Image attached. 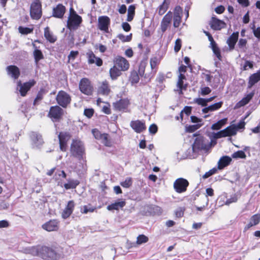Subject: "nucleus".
I'll return each instance as SVG.
<instances>
[{
    "mask_svg": "<svg viewBox=\"0 0 260 260\" xmlns=\"http://www.w3.org/2000/svg\"><path fill=\"white\" fill-rule=\"evenodd\" d=\"M238 201V197L237 195L234 194L230 198L228 199L225 202V204L226 205H229L230 204L232 203H235Z\"/></svg>",
    "mask_w": 260,
    "mask_h": 260,
    "instance_id": "57",
    "label": "nucleus"
},
{
    "mask_svg": "<svg viewBox=\"0 0 260 260\" xmlns=\"http://www.w3.org/2000/svg\"><path fill=\"white\" fill-rule=\"evenodd\" d=\"M225 133L227 134V136H231L235 135L237 133V128L235 125L228 126L223 129Z\"/></svg>",
    "mask_w": 260,
    "mask_h": 260,
    "instance_id": "40",
    "label": "nucleus"
},
{
    "mask_svg": "<svg viewBox=\"0 0 260 260\" xmlns=\"http://www.w3.org/2000/svg\"><path fill=\"white\" fill-rule=\"evenodd\" d=\"M87 56L89 64L95 63L98 67H101L103 65V60L101 58L96 57L92 51L87 53Z\"/></svg>",
    "mask_w": 260,
    "mask_h": 260,
    "instance_id": "23",
    "label": "nucleus"
},
{
    "mask_svg": "<svg viewBox=\"0 0 260 260\" xmlns=\"http://www.w3.org/2000/svg\"><path fill=\"white\" fill-rule=\"evenodd\" d=\"M148 241V238L144 235H140L137 238L136 243H131V247L136 246V245H141Z\"/></svg>",
    "mask_w": 260,
    "mask_h": 260,
    "instance_id": "37",
    "label": "nucleus"
},
{
    "mask_svg": "<svg viewBox=\"0 0 260 260\" xmlns=\"http://www.w3.org/2000/svg\"><path fill=\"white\" fill-rule=\"evenodd\" d=\"M212 49L213 50V53L216 56L218 59L219 60H221V55L220 53V50L219 48L218 47V46L214 47V48H212Z\"/></svg>",
    "mask_w": 260,
    "mask_h": 260,
    "instance_id": "59",
    "label": "nucleus"
},
{
    "mask_svg": "<svg viewBox=\"0 0 260 260\" xmlns=\"http://www.w3.org/2000/svg\"><path fill=\"white\" fill-rule=\"evenodd\" d=\"M82 22V18L80 15L68 18L67 27L70 30H76Z\"/></svg>",
    "mask_w": 260,
    "mask_h": 260,
    "instance_id": "15",
    "label": "nucleus"
},
{
    "mask_svg": "<svg viewBox=\"0 0 260 260\" xmlns=\"http://www.w3.org/2000/svg\"><path fill=\"white\" fill-rule=\"evenodd\" d=\"M72 135L69 132H61L58 135L59 149L62 152H66L68 148V143L71 139Z\"/></svg>",
    "mask_w": 260,
    "mask_h": 260,
    "instance_id": "9",
    "label": "nucleus"
},
{
    "mask_svg": "<svg viewBox=\"0 0 260 260\" xmlns=\"http://www.w3.org/2000/svg\"><path fill=\"white\" fill-rule=\"evenodd\" d=\"M201 93L202 95H206L211 92V89L208 87H202L201 88Z\"/></svg>",
    "mask_w": 260,
    "mask_h": 260,
    "instance_id": "63",
    "label": "nucleus"
},
{
    "mask_svg": "<svg viewBox=\"0 0 260 260\" xmlns=\"http://www.w3.org/2000/svg\"><path fill=\"white\" fill-rule=\"evenodd\" d=\"M202 125V124L197 123L194 125H189L186 126V131L188 133H193L198 129L200 128Z\"/></svg>",
    "mask_w": 260,
    "mask_h": 260,
    "instance_id": "44",
    "label": "nucleus"
},
{
    "mask_svg": "<svg viewBox=\"0 0 260 260\" xmlns=\"http://www.w3.org/2000/svg\"><path fill=\"white\" fill-rule=\"evenodd\" d=\"M160 59L157 57L155 56L150 58V63L151 68V72L149 74H145L144 76V79L146 80L145 82H143L142 80L140 84H145L147 82H150L151 79L154 77L156 73V69H155L159 63Z\"/></svg>",
    "mask_w": 260,
    "mask_h": 260,
    "instance_id": "10",
    "label": "nucleus"
},
{
    "mask_svg": "<svg viewBox=\"0 0 260 260\" xmlns=\"http://www.w3.org/2000/svg\"><path fill=\"white\" fill-rule=\"evenodd\" d=\"M254 94V92H251L249 94H247L246 96L244 97L240 101H239L237 105L239 107L244 106L247 104L252 99Z\"/></svg>",
    "mask_w": 260,
    "mask_h": 260,
    "instance_id": "34",
    "label": "nucleus"
},
{
    "mask_svg": "<svg viewBox=\"0 0 260 260\" xmlns=\"http://www.w3.org/2000/svg\"><path fill=\"white\" fill-rule=\"evenodd\" d=\"M102 142L106 146L110 147L111 146V142L109 139V135L107 134H103L102 139Z\"/></svg>",
    "mask_w": 260,
    "mask_h": 260,
    "instance_id": "46",
    "label": "nucleus"
},
{
    "mask_svg": "<svg viewBox=\"0 0 260 260\" xmlns=\"http://www.w3.org/2000/svg\"><path fill=\"white\" fill-rule=\"evenodd\" d=\"M64 115V110L60 106L55 105L51 106L48 113L47 116L53 122H59Z\"/></svg>",
    "mask_w": 260,
    "mask_h": 260,
    "instance_id": "5",
    "label": "nucleus"
},
{
    "mask_svg": "<svg viewBox=\"0 0 260 260\" xmlns=\"http://www.w3.org/2000/svg\"><path fill=\"white\" fill-rule=\"evenodd\" d=\"M146 210L150 215H159L161 213V209L155 205H149L146 207Z\"/></svg>",
    "mask_w": 260,
    "mask_h": 260,
    "instance_id": "30",
    "label": "nucleus"
},
{
    "mask_svg": "<svg viewBox=\"0 0 260 260\" xmlns=\"http://www.w3.org/2000/svg\"><path fill=\"white\" fill-rule=\"evenodd\" d=\"M36 84V81L34 79L29 80L27 82L22 83L21 81L17 82V89L21 96H25L28 91Z\"/></svg>",
    "mask_w": 260,
    "mask_h": 260,
    "instance_id": "7",
    "label": "nucleus"
},
{
    "mask_svg": "<svg viewBox=\"0 0 260 260\" xmlns=\"http://www.w3.org/2000/svg\"><path fill=\"white\" fill-rule=\"evenodd\" d=\"M145 66V63L142 62L139 65L138 72L137 71L131 72V83L132 84L139 82L140 76L144 77L145 75L144 74Z\"/></svg>",
    "mask_w": 260,
    "mask_h": 260,
    "instance_id": "14",
    "label": "nucleus"
},
{
    "mask_svg": "<svg viewBox=\"0 0 260 260\" xmlns=\"http://www.w3.org/2000/svg\"><path fill=\"white\" fill-rule=\"evenodd\" d=\"M122 71L116 67L115 64L109 70V74L111 78L113 80H116L121 74Z\"/></svg>",
    "mask_w": 260,
    "mask_h": 260,
    "instance_id": "31",
    "label": "nucleus"
},
{
    "mask_svg": "<svg viewBox=\"0 0 260 260\" xmlns=\"http://www.w3.org/2000/svg\"><path fill=\"white\" fill-rule=\"evenodd\" d=\"M117 38L119 39L122 43L130 41V35L124 36L123 34H120L117 35Z\"/></svg>",
    "mask_w": 260,
    "mask_h": 260,
    "instance_id": "50",
    "label": "nucleus"
},
{
    "mask_svg": "<svg viewBox=\"0 0 260 260\" xmlns=\"http://www.w3.org/2000/svg\"><path fill=\"white\" fill-rule=\"evenodd\" d=\"M181 20V16H174L173 25L175 27H178L180 25Z\"/></svg>",
    "mask_w": 260,
    "mask_h": 260,
    "instance_id": "53",
    "label": "nucleus"
},
{
    "mask_svg": "<svg viewBox=\"0 0 260 260\" xmlns=\"http://www.w3.org/2000/svg\"><path fill=\"white\" fill-rule=\"evenodd\" d=\"M222 104V102H219L209 106V107L210 108L211 112H212L219 109L220 108H221Z\"/></svg>",
    "mask_w": 260,
    "mask_h": 260,
    "instance_id": "49",
    "label": "nucleus"
},
{
    "mask_svg": "<svg viewBox=\"0 0 260 260\" xmlns=\"http://www.w3.org/2000/svg\"><path fill=\"white\" fill-rule=\"evenodd\" d=\"M79 183L80 182L78 180H69L68 183L64 184V187L66 189H74Z\"/></svg>",
    "mask_w": 260,
    "mask_h": 260,
    "instance_id": "38",
    "label": "nucleus"
},
{
    "mask_svg": "<svg viewBox=\"0 0 260 260\" xmlns=\"http://www.w3.org/2000/svg\"><path fill=\"white\" fill-rule=\"evenodd\" d=\"M181 40L180 39H178L176 40L175 45L174 47V51L176 52H178L181 49Z\"/></svg>",
    "mask_w": 260,
    "mask_h": 260,
    "instance_id": "60",
    "label": "nucleus"
},
{
    "mask_svg": "<svg viewBox=\"0 0 260 260\" xmlns=\"http://www.w3.org/2000/svg\"><path fill=\"white\" fill-rule=\"evenodd\" d=\"M247 40L245 39H240L239 40L238 45L240 49H246Z\"/></svg>",
    "mask_w": 260,
    "mask_h": 260,
    "instance_id": "55",
    "label": "nucleus"
},
{
    "mask_svg": "<svg viewBox=\"0 0 260 260\" xmlns=\"http://www.w3.org/2000/svg\"><path fill=\"white\" fill-rule=\"evenodd\" d=\"M239 37V32H233L228 39L226 43L229 47L230 51L233 50L235 48V46L238 41Z\"/></svg>",
    "mask_w": 260,
    "mask_h": 260,
    "instance_id": "25",
    "label": "nucleus"
},
{
    "mask_svg": "<svg viewBox=\"0 0 260 260\" xmlns=\"http://www.w3.org/2000/svg\"><path fill=\"white\" fill-rule=\"evenodd\" d=\"M125 205L124 201H121L111 204L107 206L108 210H118L120 208L123 207Z\"/></svg>",
    "mask_w": 260,
    "mask_h": 260,
    "instance_id": "36",
    "label": "nucleus"
},
{
    "mask_svg": "<svg viewBox=\"0 0 260 260\" xmlns=\"http://www.w3.org/2000/svg\"><path fill=\"white\" fill-rule=\"evenodd\" d=\"M71 155L79 160L83 159L85 148L83 142L78 139H73L70 146Z\"/></svg>",
    "mask_w": 260,
    "mask_h": 260,
    "instance_id": "2",
    "label": "nucleus"
},
{
    "mask_svg": "<svg viewBox=\"0 0 260 260\" xmlns=\"http://www.w3.org/2000/svg\"><path fill=\"white\" fill-rule=\"evenodd\" d=\"M114 64L122 71H126L129 68L128 61L124 57L117 56L113 60Z\"/></svg>",
    "mask_w": 260,
    "mask_h": 260,
    "instance_id": "16",
    "label": "nucleus"
},
{
    "mask_svg": "<svg viewBox=\"0 0 260 260\" xmlns=\"http://www.w3.org/2000/svg\"><path fill=\"white\" fill-rule=\"evenodd\" d=\"M94 114V110L92 108L85 109L84 111V114L88 118H90Z\"/></svg>",
    "mask_w": 260,
    "mask_h": 260,
    "instance_id": "54",
    "label": "nucleus"
},
{
    "mask_svg": "<svg viewBox=\"0 0 260 260\" xmlns=\"http://www.w3.org/2000/svg\"><path fill=\"white\" fill-rule=\"evenodd\" d=\"M232 161V158L228 156H223L221 157L218 161V168L222 169L225 167L228 166Z\"/></svg>",
    "mask_w": 260,
    "mask_h": 260,
    "instance_id": "33",
    "label": "nucleus"
},
{
    "mask_svg": "<svg viewBox=\"0 0 260 260\" xmlns=\"http://www.w3.org/2000/svg\"><path fill=\"white\" fill-rule=\"evenodd\" d=\"M6 71L8 75L10 76L14 80L17 79L20 75L19 69L15 65L8 66L6 68Z\"/></svg>",
    "mask_w": 260,
    "mask_h": 260,
    "instance_id": "22",
    "label": "nucleus"
},
{
    "mask_svg": "<svg viewBox=\"0 0 260 260\" xmlns=\"http://www.w3.org/2000/svg\"><path fill=\"white\" fill-rule=\"evenodd\" d=\"M55 100L58 106L62 108H66L70 105L72 98L68 93L61 90L58 92Z\"/></svg>",
    "mask_w": 260,
    "mask_h": 260,
    "instance_id": "6",
    "label": "nucleus"
},
{
    "mask_svg": "<svg viewBox=\"0 0 260 260\" xmlns=\"http://www.w3.org/2000/svg\"><path fill=\"white\" fill-rule=\"evenodd\" d=\"M66 12V8L62 4H58L55 7H54L52 10V16L61 19Z\"/></svg>",
    "mask_w": 260,
    "mask_h": 260,
    "instance_id": "18",
    "label": "nucleus"
},
{
    "mask_svg": "<svg viewBox=\"0 0 260 260\" xmlns=\"http://www.w3.org/2000/svg\"><path fill=\"white\" fill-rule=\"evenodd\" d=\"M79 88L80 91L87 95H91L93 92V87L90 81L86 78H83L80 81Z\"/></svg>",
    "mask_w": 260,
    "mask_h": 260,
    "instance_id": "8",
    "label": "nucleus"
},
{
    "mask_svg": "<svg viewBox=\"0 0 260 260\" xmlns=\"http://www.w3.org/2000/svg\"><path fill=\"white\" fill-rule=\"evenodd\" d=\"M170 3V0L164 1L162 4L158 7V11L159 15H162L167 11Z\"/></svg>",
    "mask_w": 260,
    "mask_h": 260,
    "instance_id": "35",
    "label": "nucleus"
},
{
    "mask_svg": "<svg viewBox=\"0 0 260 260\" xmlns=\"http://www.w3.org/2000/svg\"><path fill=\"white\" fill-rule=\"evenodd\" d=\"M131 127L137 133H140L146 128L145 122L140 120L132 121Z\"/></svg>",
    "mask_w": 260,
    "mask_h": 260,
    "instance_id": "24",
    "label": "nucleus"
},
{
    "mask_svg": "<svg viewBox=\"0 0 260 260\" xmlns=\"http://www.w3.org/2000/svg\"><path fill=\"white\" fill-rule=\"evenodd\" d=\"M44 35L46 40L50 43H54L57 40L56 36L53 35L48 26L44 28Z\"/></svg>",
    "mask_w": 260,
    "mask_h": 260,
    "instance_id": "26",
    "label": "nucleus"
},
{
    "mask_svg": "<svg viewBox=\"0 0 260 260\" xmlns=\"http://www.w3.org/2000/svg\"><path fill=\"white\" fill-rule=\"evenodd\" d=\"M182 13V9L180 6H177L175 8L174 16H180Z\"/></svg>",
    "mask_w": 260,
    "mask_h": 260,
    "instance_id": "64",
    "label": "nucleus"
},
{
    "mask_svg": "<svg viewBox=\"0 0 260 260\" xmlns=\"http://www.w3.org/2000/svg\"><path fill=\"white\" fill-rule=\"evenodd\" d=\"M227 137V134L225 133V131L221 130L217 133H213V137L215 139L221 138L222 137Z\"/></svg>",
    "mask_w": 260,
    "mask_h": 260,
    "instance_id": "47",
    "label": "nucleus"
},
{
    "mask_svg": "<svg viewBox=\"0 0 260 260\" xmlns=\"http://www.w3.org/2000/svg\"><path fill=\"white\" fill-rule=\"evenodd\" d=\"M189 185L188 181L183 178L177 179L174 182L173 186L175 190L179 193L186 191Z\"/></svg>",
    "mask_w": 260,
    "mask_h": 260,
    "instance_id": "11",
    "label": "nucleus"
},
{
    "mask_svg": "<svg viewBox=\"0 0 260 260\" xmlns=\"http://www.w3.org/2000/svg\"><path fill=\"white\" fill-rule=\"evenodd\" d=\"M217 170L216 168H214L210 170H209L208 172H206L203 176V178L204 179H207L211 175L214 174L216 172Z\"/></svg>",
    "mask_w": 260,
    "mask_h": 260,
    "instance_id": "56",
    "label": "nucleus"
},
{
    "mask_svg": "<svg viewBox=\"0 0 260 260\" xmlns=\"http://www.w3.org/2000/svg\"><path fill=\"white\" fill-rule=\"evenodd\" d=\"M226 118L222 119L218 121L217 122L213 124L211 126V128L213 130H218L226 123Z\"/></svg>",
    "mask_w": 260,
    "mask_h": 260,
    "instance_id": "39",
    "label": "nucleus"
},
{
    "mask_svg": "<svg viewBox=\"0 0 260 260\" xmlns=\"http://www.w3.org/2000/svg\"><path fill=\"white\" fill-rule=\"evenodd\" d=\"M79 54L78 51H71L68 55V58L69 60H74Z\"/></svg>",
    "mask_w": 260,
    "mask_h": 260,
    "instance_id": "62",
    "label": "nucleus"
},
{
    "mask_svg": "<svg viewBox=\"0 0 260 260\" xmlns=\"http://www.w3.org/2000/svg\"><path fill=\"white\" fill-rule=\"evenodd\" d=\"M177 86L179 88V93H182V90H186L187 87V84H183V80L178 79L177 83Z\"/></svg>",
    "mask_w": 260,
    "mask_h": 260,
    "instance_id": "43",
    "label": "nucleus"
},
{
    "mask_svg": "<svg viewBox=\"0 0 260 260\" xmlns=\"http://www.w3.org/2000/svg\"><path fill=\"white\" fill-rule=\"evenodd\" d=\"M31 141L36 144H41L43 143L42 135L36 132H32L30 134Z\"/></svg>",
    "mask_w": 260,
    "mask_h": 260,
    "instance_id": "32",
    "label": "nucleus"
},
{
    "mask_svg": "<svg viewBox=\"0 0 260 260\" xmlns=\"http://www.w3.org/2000/svg\"><path fill=\"white\" fill-rule=\"evenodd\" d=\"M43 14L42 3L40 0H34L30 6V16L34 20H39Z\"/></svg>",
    "mask_w": 260,
    "mask_h": 260,
    "instance_id": "4",
    "label": "nucleus"
},
{
    "mask_svg": "<svg viewBox=\"0 0 260 260\" xmlns=\"http://www.w3.org/2000/svg\"><path fill=\"white\" fill-rule=\"evenodd\" d=\"M110 23L111 20L109 17L107 16H100L98 18V28L104 32L108 33Z\"/></svg>",
    "mask_w": 260,
    "mask_h": 260,
    "instance_id": "13",
    "label": "nucleus"
},
{
    "mask_svg": "<svg viewBox=\"0 0 260 260\" xmlns=\"http://www.w3.org/2000/svg\"><path fill=\"white\" fill-rule=\"evenodd\" d=\"M55 247L46 246H38L37 248V255L44 260H58L60 254Z\"/></svg>",
    "mask_w": 260,
    "mask_h": 260,
    "instance_id": "1",
    "label": "nucleus"
},
{
    "mask_svg": "<svg viewBox=\"0 0 260 260\" xmlns=\"http://www.w3.org/2000/svg\"><path fill=\"white\" fill-rule=\"evenodd\" d=\"M172 19V14L170 12H168L163 18L162 21L169 24Z\"/></svg>",
    "mask_w": 260,
    "mask_h": 260,
    "instance_id": "61",
    "label": "nucleus"
},
{
    "mask_svg": "<svg viewBox=\"0 0 260 260\" xmlns=\"http://www.w3.org/2000/svg\"><path fill=\"white\" fill-rule=\"evenodd\" d=\"M232 157L233 158H245L246 157V155L244 152V151L242 150H238L234 153H233L232 155Z\"/></svg>",
    "mask_w": 260,
    "mask_h": 260,
    "instance_id": "45",
    "label": "nucleus"
},
{
    "mask_svg": "<svg viewBox=\"0 0 260 260\" xmlns=\"http://www.w3.org/2000/svg\"><path fill=\"white\" fill-rule=\"evenodd\" d=\"M32 46L34 48V50L33 51V56L34 57L35 61L36 63H38L39 61L44 58V55L42 51L38 49L35 44L32 43Z\"/></svg>",
    "mask_w": 260,
    "mask_h": 260,
    "instance_id": "27",
    "label": "nucleus"
},
{
    "mask_svg": "<svg viewBox=\"0 0 260 260\" xmlns=\"http://www.w3.org/2000/svg\"><path fill=\"white\" fill-rule=\"evenodd\" d=\"M60 222L58 219H50L42 225V228L49 232H57L59 229Z\"/></svg>",
    "mask_w": 260,
    "mask_h": 260,
    "instance_id": "12",
    "label": "nucleus"
},
{
    "mask_svg": "<svg viewBox=\"0 0 260 260\" xmlns=\"http://www.w3.org/2000/svg\"><path fill=\"white\" fill-rule=\"evenodd\" d=\"M158 130L157 126L155 124H152L149 127V132L150 134L154 135L155 134Z\"/></svg>",
    "mask_w": 260,
    "mask_h": 260,
    "instance_id": "58",
    "label": "nucleus"
},
{
    "mask_svg": "<svg viewBox=\"0 0 260 260\" xmlns=\"http://www.w3.org/2000/svg\"><path fill=\"white\" fill-rule=\"evenodd\" d=\"M260 221V214H255L252 215L250 219V222L248 224H247L244 229L245 230H247L252 227V226L256 225L259 223Z\"/></svg>",
    "mask_w": 260,
    "mask_h": 260,
    "instance_id": "28",
    "label": "nucleus"
},
{
    "mask_svg": "<svg viewBox=\"0 0 260 260\" xmlns=\"http://www.w3.org/2000/svg\"><path fill=\"white\" fill-rule=\"evenodd\" d=\"M211 27L215 30H221L226 27L225 23L215 17H212L210 22Z\"/></svg>",
    "mask_w": 260,
    "mask_h": 260,
    "instance_id": "21",
    "label": "nucleus"
},
{
    "mask_svg": "<svg viewBox=\"0 0 260 260\" xmlns=\"http://www.w3.org/2000/svg\"><path fill=\"white\" fill-rule=\"evenodd\" d=\"M194 137H197L192 144L193 152H198L200 150H207L209 148V142L208 140L203 136L197 134H193Z\"/></svg>",
    "mask_w": 260,
    "mask_h": 260,
    "instance_id": "3",
    "label": "nucleus"
},
{
    "mask_svg": "<svg viewBox=\"0 0 260 260\" xmlns=\"http://www.w3.org/2000/svg\"><path fill=\"white\" fill-rule=\"evenodd\" d=\"M92 134L96 139L101 140L102 139L103 134H101L100 131L97 128L92 129Z\"/></svg>",
    "mask_w": 260,
    "mask_h": 260,
    "instance_id": "48",
    "label": "nucleus"
},
{
    "mask_svg": "<svg viewBox=\"0 0 260 260\" xmlns=\"http://www.w3.org/2000/svg\"><path fill=\"white\" fill-rule=\"evenodd\" d=\"M194 102L199 105H201L203 107H206L207 106L205 99L203 98H196L194 99Z\"/></svg>",
    "mask_w": 260,
    "mask_h": 260,
    "instance_id": "51",
    "label": "nucleus"
},
{
    "mask_svg": "<svg viewBox=\"0 0 260 260\" xmlns=\"http://www.w3.org/2000/svg\"><path fill=\"white\" fill-rule=\"evenodd\" d=\"M111 92V88L108 81L105 80L100 83L98 88V93L103 95H108Z\"/></svg>",
    "mask_w": 260,
    "mask_h": 260,
    "instance_id": "19",
    "label": "nucleus"
},
{
    "mask_svg": "<svg viewBox=\"0 0 260 260\" xmlns=\"http://www.w3.org/2000/svg\"><path fill=\"white\" fill-rule=\"evenodd\" d=\"M96 209L95 207H91L88 208L87 206L85 205L83 207V210L81 212L83 214H87L88 212H93Z\"/></svg>",
    "mask_w": 260,
    "mask_h": 260,
    "instance_id": "52",
    "label": "nucleus"
},
{
    "mask_svg": "<svg viewBox=\"0 0 260 260\" xmlns=\"http://www.w3.org/2000/svg\"><path fill=\"white\" fill-rule=\"evenodd\" d=\"M46 93V90L44 88H41L37 94V96L34 101V105L37 104V103L41 101L43 98V94Z\"/></svg>",
    "mask_w": 260,
    "mask_h": 260,
    "instance_id": "41",
    "label": "nucleus"
},
{
    "mask_svg": "<svg viewBox=\"0 0 260 260\" xmlns=\"http://www.w3.org/2000/svg\"><path fill=\"white\" fill-rule=\"evenodd\" d=\"M34 30V28H29L26 27H23L21 26H19L18 31L22 35H27L32 32Z\"/></svg>",
    "mask_w": 260,
    "mask_h": 260,
    "instance_id": "42",
    "label": "nucleus"
},
{
    "mask_svg": "<svg viewBox=\"0 0 260 260\" xmlns=\"http://www.w3.org/2000/svg\"><path fill=\"white\" fill-rule=\"evenodd\" d=\"M260 81V70L256 73L252 74L249 78L248 87L251 88L257 82Z\"/></svg>",
    "mask_w": 260,
    "mask_h": 260,
    "instance_id": "29",
    "label": "nucleus"
},
{
    "mask_svg": "<svg viewBox=\"0 0 260 260\" xmlns=\"http://www.w3.org/2000/svg\"><path fill=\"white\" fill-rule=\"evenodd\" d=\"M75 207V202L73 200L69 201L61 213L62 218L67 219L73 213Z\"/></svg>",
    "mask_w": 260,
    "mask_h": 260,
    "instance_id": "17",
    "label": "nucleus"
},
{
    "mask_svg": "<svg viewBox=\"0 0 260 260\" xmlns=\"http://www.w3.org/2000/svg\"><path fill=\"white\" fill-rule=\"evenodd\" d=\"M129 104V100L127 99H122L113 103L115 110L117 111H123L126 109Z\"/></svg>",
    "mask_w": 260,
    "mask_h": 260,
    "instance_id": "20",
    "label": "nucleus"
}]
</instances>
